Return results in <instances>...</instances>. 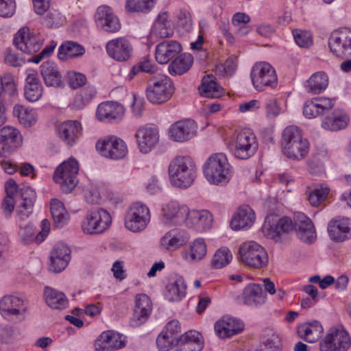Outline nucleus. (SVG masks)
<instances>
[{"instance_id": "nucleus-1", "label": "nucleus", "mask_w": 351, "mask_h": 351, "mask_svg": "<svg viewBox=\"0 0 351 351\" xmlns=\"http://www.w3.org/2000/svg\"><path fill=\"white\" fill-rule=\"evenodd\" d=\"M168 173L173 186L186 189L191 186L196 179L197 167L191 156H177L170 162Z\"/></svg>"}, {"instance_id": "nucleus-2", "label": "nucleus", "mask_w": 351, "mask_h": 351, "mask_svg": "<svg viewBox=\"0 0 351 351\" xmlns=\"http://www.w3.org/2000/svg\"><path fill=\"white\" fill-rule=\"evenodd\" d=\"M281 147L283 154L293 160H302L309 151V143L304 138L298 127L290 125L282 133Z\"/></svg>"}, {"instance_id": "nucleus-3", "label": "nucleus", "mask_w": 351, "mask_h": 351, "mask_svg": "<svg viewBox=\"0 0 351 351\" xmlns=\"http://www.w3.org/2000/svg\"><path fill=\"white\" fill-rule=\"evenodd\" d=\"M206 180L212 184H226L231 177L230 165L226 156L217 153L210 156L203 167Z\"/></svg>"}, {"instance_id": "nucleus-4", "label": "nucleus", "mask_w": 351, "mask_h": 351, "mask_svg": "<svg viewBox=\"0 0 351 351\" xmlns=\"http://www.w3.org/2000/svg\"><path fill=\"white\" fill-rule=\"evenodd\" d=\"M35 197L34 191L29 187H25L19 194H16L14 197L13 195H7L3 200L2 207L6 216L9 217L16 204L17 215L21 219H24L32 213Z\"/></svg>"}, {"instance_id": "nucleus-5", "label": "nucleus", "mask_w": 351, "mask_h": 351, "mask_svg": "<svg viewBox=\"0 0 351 351\" xmlns=\"http://www.w3.org/2000/svg\"><path fill=\"white\" fill-rule=\"evenodd\" d=\"M174 93V86L169 77L160 75L151 79L146 88L147 100L154 104L167 102Z\"/></svg>"}, {"instance_id": "nucleus-6", "label": "nucleus", "mask_w": 351, "mask_h": 351, "mask_svg": "<svg viewBox=\"0 0 351 351\" xmlns=\"http://www.w3.org/2000/svg\"><path fill=\"white\" fill-rule=\"evenodd\" d=\"M110 213L101 208H95L88 212L82 223V231L88 234H99L106 231L111 225Z\"/></svg>"}, {"instance_id": "nucleus-7", "label": "nucleus", "mask_w": 351, "mask_h": 351, "mask_svg": "<svg viewBox=\"0 0 351 351\" xmlns=\"http://www.w3.org/2000/svg\"><path fill=\"white\" fill-rule=\"evenodd\" d=\"M240 260L245 265L260 269L268 263V256L265 250L255 241H246L242 243L239 250Z\"/></svg>"}, {"instance_id": "nucleus-8", "label": "nucleus", "mask_w": 351, "mask_h": 351, "mask_svg": "<svg viewBox=\"0 0 351 351\" xmlns=\"http://www.w3.org/2000/svg\"><path fill=\"white\" fill-rule=\"evenodd\" d=\"M351 338L343 326L330 328L319 342V351H348Z\"/></svg>"}, {"instance_id": "nucleus-9", "label": "nucleus", "mask_w": 351, "mask_h": 351, "mask_svg": "<svg viewBox=\"0 0 351 351\" xmlns=\"http://www.w3.org/2000/svg\"><path fill=\"white\" fill-rule=\"evenodd\" d=\"M78 170L77 161L74 158H70L57 167L53 175V180L60 184L62 191L65 193H70L77 185Z\"/></svg>"}, {"instance_id": "nucleus-10", "label": "nucleus", "mask_w": 351, "mask_h": 351, "mask_svg": "<svg viewBox=\"0 0 351 351\" xmlns=\"http://www.w3.org/2000/svg\"><path fill=\"white\" fill-rule=\"evenodd\" d=\"M258 142L254 133L249 130L240 132L231 145L235 157L246 160L252 156L258 149Z\"/></svg>"}, {"instance_id": "nucleus-11", "label": "nucleus", "mask_w": 351, "mask_h": 351, "mask_svg": "<svg viewBox=\"0 0 351 351\" xmlns=\"http://www.w3.org/2000/svg\"><path fill=\"white\" fill-rule=\"evenodd\" d=\"M150 221L148 207L141 203H134L128 209L125 220V227L132 232H141L146 228Z\"/></svg>"}, {"instance_id": "nucleus-12", "label": "nucleus", "mask_w": 351, "mask_h": 351, "mask_svg": "<svg viewBox=\"0 0 351 351\" xmlns=\"http://www.w3.org/2000/svg\"><path fill=\"white\" fill-rule=\"evenodd\" d=\"M328 47L335 56H351V29L340 28L332 31L328 38Z\"/></svg>"}, {"instance_id": "nucleus-13", "label": "nucleus", "mask_w": 351, "mask_h": 351, "mask_svg": "<svg viewBox=\"0 0 351 351\" xmlns=\"http://www.w3.org/2000/svg\"><path fill=\"white\" fill-rule=\"evenodd\" d=\"M253 85L257 90H263L266 86H277L278 78L274 68L267 62H258L254 65L251 71Z\"/></svg>"}, {"instance_id": "nucleus-14", "label": "nucleus", "mask_w": 351, "mask_h": 351, "mask_svg": "<svg viewBox=\"0 0 351 351\" xmlns=\"http://www.w3.org/2000/svg\"><path fill=\"white\" fill-rule=\"evenodd\" d=\"M14 44L23 53L33 54L41 49L43 38L40 34L31 31L28 27H23L16 34Z\"/></svg>"}, {"instance_id": "nucleus-15", "label": "nucleus", "mask_w": 351, "mask_h": 351, "mask_svg": "<svg viewBox=\"0 0 351 351\" xmlns=\"http://www.w3.org/2000/svg\"><path fill=\"white\" fill-rule=\"evenodd\" d=\"M96 148L101 155L113 160L121 159L128 153L125 143L116 136H110L103 141H98Z\"/></svg>"}, {"instance_id": "nucleus-16", "label": "nucleus", "mask_w": 351, "mask_h": 351, "mask_svg": "<svg viewBox=\"0 0 351 351\" xmlns=\"http://www.w3.org/2000/svg\"><path fill=\"white\" fill-rule=\"evenodd\" d=\"M152 311L150 298L144 293L138 294L135 298L134 313L130 321L132 327H138L145 323Z\"/></svg>"}, {"instance_id": "nucleus-17", "label": "nucleus", "mask_w": 351, "mask_h": 351, "mask_svg": "<svg viewBox=\"0 0 351 351\" xmlns=\"http://www.w3.org/2000/svg\"><path fill=\"white\" fill-rule=\"evenodd\" d=\"M188 207L176 201L165 204L162 209V221L168 226H178L186 221Z\"/></svg>"}, {"instance_id": "nucleus-18", "label": "nucleus", "mask_w": 351, "mask_h": 351, "mask_svg": "<svg viewBox=\"0 0 351 351\" xmlns=\"http://www.w3.org/2000/svg\"><path fill=\"white\" fill-rule=\"evenodd\" d=\"M22 143L19 131L12 127H3L0 130V156L6 157Z\"/></svg>"}, {"instance_id": "nucleus-19", "label": "nucleus", "mask_w": 351, "mask_h": 351, "mask_svg": "<svg viewBox=\"0 0 351 351\" xmlns=\"http://www.w3.org/2000/svg\"><path fill=\"white\" fill-rule=\"evenodd\" d=\"M106 49L108 56L119 62L127 61L132 53V45L125 37H119L108 41Z\"/></svg>"}, {"instance_id": "nucleus-20", "label": "nucleus", "mask_w": 351, "mask_h": 351, "mask_svg": "<svg viewBox=\"0 0 351 351\" xmlns=\"http://www.w3.org/2000/svg\"><path fill=\"white\" fill-rule=\"evenodd\" d=\"M125 346V337L111 330L103 332L96 339V351H111L123 348Z\"/></svg>"}, {"instance_id": "nucleus-21", "label": "nucleus", "mask_w": 351, "mask_h": 351, "mask_svg": "<svg viewBox=\"0 0 351 351\" xmlns=\"http://www.w3.org/2000/svg\"><path fill=\"white\" fill-rule=\"evenodd\" d=\"M334 107L333 101L325 97H315L307 100L303 107L304 115L308 118H315L324 114Z\"/></svg>"}, {"instance_id": "nucleus-22", "label": "nucleus", "mask_w": 351, "mask_h": 351, "mask_svg": "<svg viewBox=\"0 0 351 351\" xmlns=\"http://www.w3.org/2000/svg\"><path fill=\"white\" fill-rule=\"evenodd\" d=\"M244 329V324L237 318L225 315L215 324V331L220 338H228L239 334Z\"/></svg>"}, {"instance_id": "nucleus-23", "label": "nucleus", "mask_w": 351, "mask_h": 351, "mask_svg": "<svg viewBox=\"0 0 351 351\" xmlns=\"http://www.w3.org/2000/svg\"><path fill=\"white\" fill-rule=\"evenodd\" d=\"M71 259V250L62 243L56 244L51 252L49 270L58 273L66 268Z\"/></svg>"}, {"instance_id": "nucleus-24", "label": "nucleus", "mask_w": 351, "mask_h": 351, "mask_svg": "<svg viewBox=\"0 0 351 351\" xmlns=\"http://www.w3.org/2000/svg\"><path fill=\"white\" fill-rule=\"evenodd\" d=\"M185 220V223L189 228H193L202 232L211 228L213 217L207 210H189L188 209V213Z\"/></svg>"}, {"instance_id": "nucleus-25", "label": "nucleus", "mask_w": 351, "mask_h": 351, "mask_svg": "<svg viewBox=\"0 0 351 351\" xmlns=\"http://www.w3.org/2000/svg\"><path fill=\"white\" fill-rule=\"evenodd\" d=\"M196 128L197 125L194 121L191 119L181 120L171 126L169 134L175 141L184 142L195 135Z\"/></svg>"}, {"instance_id": "nucleus-26", "label": "nucleus", "mask_w": 351, "mask_h": 351, "mask_svg": "<svg viewBox=\"0 0 351 351\" xmlns=\"http://www.w3.org/2000/svg\"><path fill=\"white\" fill-rule=\"evenodd\" d=\"M294 226L301 241L311 243L316 239V233L312 221L302 213L294 216Z\"/></svg>"}, {"instance_id": "nucleus-27", "label": "nucleus", "mask_w": 351, "mask_h": 351, "mask_svg": "<svg viewBox=\"0 0 351 351\" xmlns=\"http://www.w3.org/2000/svg\"><path fill=\"white\" fill-rule=\"evenodd\" d=\"M135 137L137 140L139 150L143 154L149 152L159 141L158 130L151 127L139 128L135 134Z\"/></svg>"}, {"instance_id": "nucleus-28", "label": "nucleus", "mask_w": 351, "mask_h": 351, "mask_svg": "<svg viewBox=\"0 0 351 351\" xmlns=\"http://www.w3.org/2000/svg\"><path fill=\"white\" fill-rule=\"evenodd\" d=\"M124 112L125 110L122 105L114 101H106L98 106L96 116L100 121L110 122L121 120Z\"/></svg>"}, {"instance_id": "nucleus-29", "label": "nucleus", "mask_w": 351, "mask_h": 351, "mask_svg": "<svg viewBox=\"0 0 351 351\" xmlns=\"http://www.w3.org/2000/svg\"><path fill=\"white\" fill-rule=\"evenodd\" d=\"M182 50L181 45L176 40H165L157 45L155 58L159 64H167Z\"/></svg>"}, {"instance_id": "nucleus-30", "label": "nucleus", "mask_w": 351, "mask_h": 351, "mask_svg": "<svg viewBox=\"0 0 351 351\" xmlns=\"http://www.w3.org/2000/svg\"><path fill=\"white\" fill-rule=\"evenodd\" d=\"M176 351H201L202 335L196 330H189L176 339Z\"/></svg>"}, {"instance_id": "nucleus-31", "label": "nucleus", "mask_w": 351, "mask_h": 351, "mask_svg": "<svg viewBox=\"0 0 351 351\" xmlns=\"http://www.w3.org/2000/svg\"><path fill=\"white\" fill-rule=\"evenodd\" d=\"M82 125L77 121H66L58 127L60 138L68 145H73L82 134Z\"/></svg>"}, {"instance_id": "nucleus-32", "label": "nucleus", "mask_w": 351, "mask_h": 351, "mask_svg": "<svg viewBox=\"0 0 351 351\" xmlns=\"http://www.w3.org/2000/svg\"><path fill=\"white\" fill-rule=\"evenodd\" d=\"M328 232L330 239L335 241L346 240L350 232V222L347 218L337 217L328 225Z\"/></svg>"}, {"instance_id": "nucleus-33", "label": "nucleus", "mask_w": 351, "mask_h": 351, "mask_svg": "<svg viewBox=\"0 0 351 351\" xmlns=\"http://www.w3.org/2000/svg\"><path fill=\"white\" fill-rule=\"evenodd\" d=\"M267 295L259 284H250L245 287L242 293V301L247 306H258L266 301Z\"/></svg>"}, {"instance_id": "nucleus-34", "label": "nucleus", "mask_w": 351, "mask_h": 351, "mask_svg": "<svg viewBox=\"0 0 351 351\" xmlns=\"http://www.w3.org/2000/svg\"><path fill=\"white\" fill-rule=\"evenodd\" d=\"M323 332V327L317 321L304 323L298 327L299 337L308 343L317 342L321 338Z\"/></svg>"}, {"instance_id": "nucleus-35", "label": "nucleus", "mask_w": 351, "mask_h": 351, "mask_svg": "<svg viewBox=\"0 0 351 351\" xmlns=\"http://www.w3.org/2000/svg\"><path fill=\"white\" fill-rule=\"evenodd\" d=\"M206 252L207 247L204 239L199 238L190 243L183 254V258L189 263H196L206 256Z\"/></svg>"}, {"instance_id": "nucleus-36", "label": "nucleus", "mask_w": 351, "mask_h": 351, "mask_svg": "<svg viewBox=\"0 0 351 351\" xmlns=\"http://www.w3.org/2000/svg\"><path fill=\"white\" fill-rule=\"evenodd\" d=\"M293 228V224L289 217H284L280 219L274 226L265 224L263 231L265 234L276 241H280L282 233H288Z\"/></svg>"}, {"instance_id": "nucleus-37", "label": "nucleus", "mask_w": 351, "mask_h": 351, "mask_svg": "<svg viewBox=\"0 0 351 351\" xmlns=\"http://www.w3.org/2000/svg\"><path fill=\"white\" fill-rule=\"evenodd\" d=\"M255 219V213L253 210L246 206L238 209L232 217L230 226L234 230H239L246 227H250Z\"/></svg>"}, {"instance_id": "nucleus-38", "label": "nucleus", "mask_w": 351, "mask_h": 351, "mask_svg": "<svg viewBox=\"0 0 351 351\" xmlns=\"http://www.w3.org/2000/svg\"><path fill=\"white\" fill-rule=\"evenodd\" d=\"M173 34V31L171 28L168 21V14L167 12L159 14L152 27L149 38L151 39L153 36L159 38H165L171 37Z\"/></svg>"}, {"instance_id": "nucleus-39", "label": "nucleus", "mask_w": 351, "mask_h": 351, "mask_svg": "<svg viewBox=\"0 0 351 351\" xmlns=\"http://www.w3.org/2000/svg\"><path fill=\"white\" fill-rule=\"evenodd\" d=\"M43 93V86L36 74L29 73L26 78L25 97L30 102L37 101Z\"/></svg>"}, {"instance_id": "nucleus-40", "label": "nucleus", "mask_w": 351, "mask_h": 351, "mask_svg": "<svg viewBox=\"0 0 351 351\" xmlns=\"http://www.w3.org/2000/svg\"><path fill=\"white\" fill-rule=\"evenodd\" d=\"M23 300L14 295H5L0 300V311L8 315H17L25 312Z\"/></svg>"}, {"instance_id": "nucleus-41", "label": "nucleus", "mask_w": 351, "mask_h": 351, "mask_svg": "<svg viewBox=\"0 0 351 351\" xmlns=\"http://www.w3.org/2000/svg\"><path fill=\"white\" fill-rule=\"evenodd\" d=\"M40 73L45 84L47 86H60L62 84V75L51 62H45L40 66Z\"/></svg>"}, {"instance_id": "nucleus-42", "label": "nucleus", "mask_w": 351, "mask_h": 351, "mask_svg": "<svg viewBox=\"0 0 351 351\" xmlns=\"http://www.w3.org/2000/svg\"><path fill=\"white\" fill-rule=\"evenodd\" d=\"M44 296L47 304L51 308L62 310L68 306L69 301L64 293L53 288L46 287Z\"/></svg>"}, {"instance_id": "nucleus-43", "label": "nucleus", "mask_w": 351, "mask_h": 351, "mask_svg": "<svg viewBox=\"0 0 351 351\" xmlns=\"http://www.w3.org/2000/svg\"><path fill=\"white\" fill-rule=\"evenodd\" d=\"M193 58L189 53H182L175 58L169 65L168 70L172 75H181L191 67Z\"/></svg>"}, {"instance_id": "nucleus-44", "label": "nucleus", "mask_w": 351, "mask_h": 351, "mask_svg": "<svg viewBox=\"0 0 351 351\" xmlns=\"http://www.w3.org/2000/svg\"><path fill=\"white\" fill-rule=\"evenodd\" d=\"M16 94V88L11 74H5L0 82V104L12 103Z\"/></svg>"}, {"instance_id": "nucleus-45", "label": "nucleus", "mask_w": 351, "mask_h": 351, "mask_svg": "<svg viewBox=\"0 0 351 351\" xmlns=\"http://www.w3.org/2000/svg\"><path fill=\"white\" fill-rule=\"evenodd\" d=\"M199 91L202 96L210 98H219L224 93L223 88L215 82L214 77L209 75L202 79Z\"/></svg>"}, {"instance_id": "nucleus-46", "label": "nucleus", "mask_w": 351, "mask_h": 351, "mask_svg": "<svg viewBox=\"0 0 351 351\" xmlns=\"http://www.w3.org/2000/svg\"><path fill=\"white\" fill-rule=\"evenodd\" d=\"M328 85V78L323 71L313 74L306 81L305 87L308 93L319 94L326 89Z\"/></svg>"}, {"instance_id": "nucleus-47", "label": "nucleus", "mask_w": 351, "mask_h": 351, "mask_svg": "<svg viewBox=\"0 0 351 351\" xmlns=\"http://www.w3.org/2000/svg\"><path fill=\"white\" fill-rule=\"evenodd\" d=\"M85 52L84 48L73 41H67L61 45L58 49V58L62 60L82 56Z\"/></svg>"}, {"instance_id": "nucleus-48", "label": "nucleus", "mask_w": 351, "mask_h": 351, "mask_svg": "<svg viewBox=\"0 0 351 351\" xmlns=\"http://www.w3.org/2000/svg\"><path fill=\"white\" fill-rule=\"evenodd\" d=\"M186 241L178 230H170L160 239V245L165 250H174L182 246Z\"/></svg>"}, {"instance_id": "nucleus-49", "label": "nucleus", "mask_w": 351, "mask_h": 351, "mask_svg": "<svg viewBox=\"0 0 351 351\" xmlns=\"http://www.w3.org/2000/svg\"><path fill=\"white\" fill-rule=\"evenodd\" d=\"M51 213L57 227L63 226L69 220V215L64 204L57 199L51 201Z\"/></svg>"}, {"instance_id": "nucleus-50", "label": "nucleus", "mask_w": 351, "mask_h": 351, "mask_svg": "<svg viewBox=\"0 0 351 351\" xmlns=\"http://www.w3.org/2000/svg\"><path fill=\"white\" fill-rule=\"evenodd\" d=\"M350 119L344 113L335 114L332 117H326L322 122V127L330 131H339L347 127Z\"/></svg>"}, {"instance_id": "nucleus-51", "label": "nucleus", "mask_w": 351, "mask_h": 351, "mask_svg": "<svg viewBox=\"0 0 351 351\" xmlns=\"http://www.w3.org/2000/svg\"><path fill=\"white\" fill-rule=\"evenodd\" d=\"M250 21L249 15L243 12H237L232 18V25L234 27V33L240 36L247 34L252 28L247 25Z\"/></svg>"}, {"instance_id": "nucleus-52", "label": "nucleus", "mask_w": 351, "mask_h": 351, "mask_svg": "<svg viewBox=\"0 0 351 351\" xmlns=\"http://www.w3.org/2000/svg\"><path fill=\"white\" fill-rule=\"evenodd\" d=\"M330 189L326 186H321L319 188H315L310 190L308 188L307 193V199L309 204L313 207H318L326 200Z\"/></svg>"}, {"instance_id": "nucleus-53", "label": "nucleus", "mask_w": 351, "mask_h": 351, "mask_svg": "<svg viewBox=\"0 0 351 351\" xmlns=\"http://www.w3.org/2000/svg\"><path fill=\"white\" fill-rule=\"evenodd\" d=\"M13 114L18 118L21 124L25 126H29L36 121L34 110L20 104L15 105Z\"/></svg>"}, {"instance_id": "nucleus-54", "label": "nucleus", "mask_w": 351, "mask_h": 351, "mask_svg": "<svg viewBox=\"0 0 351 351\" xmlns=\"http://www.w3.org/2000/svg\"><path fill=\"white\" fill-rule=\"evenodd\" d=\"M167 297L170 301H178L185 295L186 286L182 278H178L167 287Z\"/></svg>"}, {"instance_id": "nucleus-55", "label": "nucleus", "mask_w": 351, "mask_h": 351, "mask_svg": "<svg viewBox=\"0 0 351 351\" xmlns=\"http://www.w3.org/2000/svg\"><path fill=\"white\" fill-rule=\"evenodd\" d=\"M232 258V255L228 248H220L215 253L210 265L213 269H221L228 265Z\"/></svg>"}, {"instance_id": "nucleus-56", "label": "nucleus", "mask_w": 351, "mask_h": 351, "mask_svg": "<svg viewBox=\"0 0 351 351\" xmlns=\"http://www.w3.org/2000/svg\"><path fill=\"white\" fill-rule=\"evenodd\" d=\"M154 3V0H127L125 9L130 12H147Z\"/></svg>"}, {"instance_id": "nucleus-57", "label": "nucleus", "mask_w": 351, "mask_h": 351, "mask_svg": "<svg viewBox=\"0 0 351 351\" xmlns=\"http://www.w3.org/2000/svg\"><path fill=\"white\" fill-rule=\"evenodd\" d=\"M96 89L93 86L88 85L82 89L77 93L74 99L75 106L77 108H82L88 104L95 95Z\"/></svg>"}, {"instance_id": "nucleus-58", "label": "nucleus", "mask_w": 351, "mask_h": 351, "mask_svg": "<svg viewBox=\"0 0 351 351\" xmlns=\"http://www.w3.org/2000/svg\"><path fill=\"white\" fill-rule=\"evenodd\" d=\"M64 18L57 10L51 9L48 11L43 19V23L47 27H58L63 24Z\"/></svg>"}, {"instance_id": "nucleus-59", "label": "nucleus", "mask_w": 351, "mask_h": 351, "mask_svg": "<svg viewBox=\"0 0 351 351\" xmlns=\"http://www.w3.org/2000/svg\"><path fill=\"white\" fill-rule=\"evenodd\" d=\"M19 335V330L12 326L2 327L0 330V344L12 343Z\"/></svg>"}, {"instance_id": "nucleus-60", "label": "nucleus", "mask_w": 351, "mask_h": 351, "mask_svg": "<svg viewBox=\"0 0 351 351\" xmlns=\"http://www.w3.org/2000/svg\"><path fill=\"white\" fill-rule=\"evenodd\" d=\"M295 43L300 47H308L312 45L313 40L310 32L295 29L293 31Z\"/></svg>"}, {"instance_id": "nucleus-61", "label": "nucleus", "mask_w": 351, "mask_h": 351, "mask_svg": "<svg viewBox=\"0 0 351 351\" xmlns=\"http://www.w3.org/2000/svg\"><path fill=\"white\" fill-rule=\"evenodd\" d=\"M265 110L266 117L268 119H274L281 112V108L278 104L277 100L274 98H270L265 101Z\"/></svg>"}, {"instance_id": "nucleus-62", "label": "nucleus", "mask_w": 351, "mask_h": 351, "mask_svg": "<svg viewBox=\"0 0 351 351\" xmlns=\"http://www.w3.org/2000/svg\"><path fill=\"white\" fill-rule=\"evenodd\" d=\"M114 14L112 9L107 5L99 6L95 13V19L97 25L101 26Z\"/></svg>"}, {"instance_id": "nucleus-63", "label": "nucleus", "mask_w": 351, "mask_h": 351, "mask_svg": "<svg viewBox=\"0 0 351 351\" xmlns=\"http://www.w3.org/2000/svg\"><path fill=\"white\" fill-rule=\"evenodd\" d=\"M34 227L32 225L21 226L19 231V236L21 243L26 245L35 241Z\"/></svg>"}, {"instance_id": "nucleus-64", "label": "nucleus", "mask_w": 351, "mask_h": 351, "mask_svg": "<svg viewBox=\"0 0 351 351\" xmlns=\"http://www.w3.org/2000/svg\"><path fill=\"white\" fill-rule=\"evenodd\" d=\"M68 83L71 88L76 89L86 84V77L82 73L70 72L68 74Z\"/></svg>"}]
</instances>
